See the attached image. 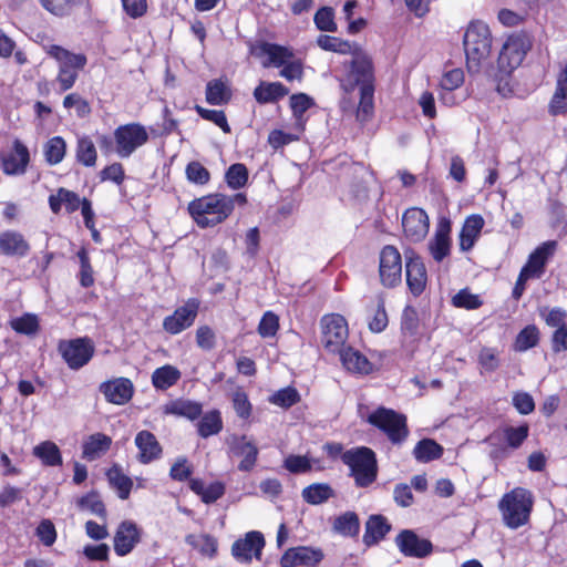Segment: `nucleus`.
Returning <instances> with one entry per match:
<instances>
[{"instance_id":"51","label":"nucleus","mask_w":567,"mask_h":567,"mask_svg":"<svg viewBox=\"0 0 567 567\" xmlns=\"http://www.w3.org/2000/svg\"><path fill=\"white\" fill-rule=\"evenodd\" d=\"M316 27L321 31L336 32L334 12L331 7H322L315 14Z\"/></svg>"},{"instance_id":"48","label":"nucleus","mask_w":567,"mask_h":567,"mask_svg":"<svg viewBox=\"0 0 567 567\" xmlns=\"http://www.w3.org/2000/svg\"><path fill=\"white\" fill-rule=\"evenodd\" d=\"M168 412L195 420L202 414V405L192 401H177L169 406Z\"/></svg>"},{"instance_id":"57","label":"nucleus","mask_w":567,"mask_h":567,"mask_svg":"<svg viewBox=\"0 0 567 567\" xmlns=\"http://www.w3.org/2000/svg\"><path fill=\"white\" fill-rule=\"evenodd\" d=\"M505 440L512 449H518L528 436V426L526 424L518 427H506L504 430Z\"/></svg>"},{"instance_id":"13","label":"nucleus","mask_w":567,"mask_h":567,"mask_svg":"<svg viewBox=\"0 0 567 567\" xmlns=\"http://www.w3.org/2000/svg\"><path fill=\"white\" fill-rule=\"evenodd\" d=\"M227 444L235 456L243 457L238 464V470L243 472L251 471L258 456V449L255 443L246 435H231L227 439Z\"/></svg>"},{"instance_id":"45","label":"nucleus","mask_w":567,"mask_h":567,"mask_svg":"<svg viewBox=\"0 0 567 567\" xmlns=\"http://www.w3.org/2000/svg\"><path fill=\"white\" fill-rule=\"evenodd\" d=\"M11 328L21 334L34 336L39 331V319L33 313H24L10 321Z\"/></svg>"},{"instance_id":"15","label":"nucleus","mask_w":567,"mask_h":567,"mask_svg":"<svg viewBox=\"0 0 567 567\" xmlns=\"http://www.w3.org/2000/svg\"><path fill=\"white\" fill-rule=\"evenodd\" d=\"M405 236L413 243L421 241L429 233V217L421 208H410L402 217Z\"/></svg>"},{"instance_id":"27","label":"nucleus","mask_w":567,"mask_h":567,"mask_svg":"<svg viewBox=\"0 0 567 567\" xmlns=\"http://www.w3.org/2000/svg\"><path fill=\"white\" fill-rule=\"evenodd\" d=\"M338 354L342 365L350 372L368 374L372 370V364L367 357L351 347H344Z\"/></svg>"},{"instance_id":"14","label":"nucleus","mask_w":567,"mask_h":567,"mask_svg":"<svg viewBox=\"0 0 567 567\" xmlns=\"http://www.w3.org/2000/svg\"><path fill=\"white\" fill-rule=\"evenodd\" d=\"M395 544L406 557L423 558L429 556L433 546L430 540L420 538L413 530L404 529L395 537Z\"/></svg>"},{"instance_id":"28","label":"nucleus","mask_w":567,"mask_h":567,"mask_svg":"<svg viewBox=\"0 0 567 567\" xmlns=\"http://www.w3.org/2000/svg\"><path fill=\"white\" fill-rule=\"evenodd\" d=\"M112 445V439L103 433H94L83 442L82 457L94 461L104 455Z\"/></svg>"},{"instance_id":"36","label":"nucleus","mask_w":567,"mask_h":567,"mask_svg":"<svg viewBox=\"0 0 567 567\" xmlns=\"http://www.w3.org/2000/svg\"><path fill=\"white\" fill-rule=\"evenodd\" d=\"M443 447L431 439L421 440L413 450L414 457L422 463H426L441 457Z\"/></svg>"},{"instance_id":"11","label":"nucleus","mask_w":567,"mask_h":567,"mask_svg":"<svg viewBox=\"0 0 567 567\" xmlns=\"http://www.w3.org/2000/svg\"><path fill=\"white\" fill-rule=\"evenodd\" d=\"M380 278L386 287H394L401 282L402 259L399 250L393 246H385L380 254Z\"/></svg>"},{"instance_id":"61","label":"nucleus","mask_w":567,"mask_h":567,"mask_svg":"<svg viewBox=\"0 0 567 567\" xmlns=\"http://www.w3.org/2000/svg\"><path fill=\"white\" fill-rule=\"evenodd\" d=\"M285 467L291 473H306L311 470V463L307 456L289 455L285 460Z\"/></svg>"},{"instance_id":"8","label":"nucleus","mask_w":567,"mask_h":567,"mask_svg":"<svg viewBox=\"0 0 567 567\" xmlns=\"http://www.w3.org/2000/svg\"><path fill=\"white\" fill-rule=\"evenodd\" d=\"M321 343L330 353H338L346 347L349 336L348 323L340 315H327L321 319Z\"/></svg>"},{"instance_id":"16","label":"nucleus","mask_w":567,"mask_h":567,"mask_svg":"<svg viewBox=\"0 0 567 567\" xmlns=\"http://www.w3.org/2000/svg\"><path fill=\"white\" fill-rule=\"evenodd\" d=\"M265 546V538L259 532H249L245 538L238 539L233 544V556L244 563H249L252 557L260 558Z\"/></svg>"},{"instance_id":"59","label":"nucleus","mask_w":567,"mask_h":567,"mask_svg":"<svg viewBox=\"0 0 567 567\" xmlns=\"http://www.w3.org/2000/svg\"><path fill=\"white\" fill-rule=\"evenodd\" d=\"M540 316L544 318L546 324L549 327L557 329L560 327H566L565 320L567 318V312L561 308H543L540 310Z\"/></svg>"},{"instance_id":"63","label":"nucleus","mask_w":567,"mask_h":567,"mask_svg":"<svg viewBox=\"0 0 567 567\" xmlns=\"http://www.w3.org/2000/svg\"><path fill=\"white\" fill-rule=\"evenodd\" d=\"M464 82V73L461 69H453L443 74L441 86L444 90L453 91Z\"/></svg>"},{"instance_id":"23","label":"nucleus","mask_w":567,"mask_h":567,"mask_svg":"<svg viewBox=\"0 0 567 567\" xmlns=\"http://www.w3.org/2000/svg\"><path fill=\"white\" fill-rule=\"evenodd\" d=\"M135 445L140 450L137 460L142 464H148L157 460L162 454V446L155 435L150 431H141L136 434Z\"/></svg>"},{"instance_id":"37","label":"nucleus","mask_w":567,"mask_h":567,"mask_svg":"<svg viewBox=\"0 0 567 567\" xmlns=\"http://www.w3.org/2000/svg\"><path fill=\"white\" fill-rule=\"evenodd\" d=\"M360 529L359 517L354 512H347L333 522V530L343 536H355Z\"/></svg>"},{"instance_id":"12","label":"nucleus","mask_w":567,"mask_h":567,"mask_svg":"<svg viewBox=\"0 0 567 567\" xmlns=\"http://www.w3.org/2000/svg\"><path fill=\"white\" fill-rule=\"evenodd\" d=\"M199 301L189 299L183 306L178 307L173 315L167 316L163 321V328L171 334H177L189 328L198 312Z\"/></svg>"},{"instance_id":"7","label":"nucleus","mask_w":567,"mask_h":567,"mask_svg":"<svg viewBox=\"0 0 567 567\" xmlns=\"http://www.w3.org/2000/svg\"><path fill=\"white\" fill-rule=\"evenodd\" d=\"M530 43L525 35L508 37L504 42L497 59L499 78L509 75L523 62Z\"/></svg>"},{"instance_id":"39","label":"nucleus","mask_w":567,"mask_h":567,"mask_svg":"<svg viewBox=\"0 0 567 567\" xmlns=\"http://www.w3.org/2000/svg\"><path fill=\"white\" fill-rule=\"evenodd\" d=\"M333 496V489L323 483L309 485L302 489L303 499L312 505L321 504Z\"/></svg>"},{"instance_id":"1","label":"nucleus","mask_w":567,"mask_h":567,"mask_svg":"<svg viewBox=\"0 0 567 567\" xmlns=\"http://www.w3.org/2000/svg\"><path fill=\"white\" fill-rule=\"evenodd\" d=\"M466 65L470 73H478L487 62L492 49V34L486 23L472 22L464 34Z\"/></svg>"},{"instance_id":"47","label":"nucleus","mask_w":567,"mask_h":567,"mask_svg":"<svg viewBox=\"0 0 567 567\" xmlns=\"http://www.w3.org/2000/svg\"><path fill=\"white\" fill-rule=\"evenodd\" d=\"M187 544L198 549L202 554L206 556H214L217 550V542L214 537L209 535H188L186 537Z\"/></svg>"},{"instance_id":"21","label":"nucleus","mask_w":567,"mask_h":567,"mask_svg":"<svg viewBox=\"0 0 567 567\" xmlns=\"http://www.w3.org/2000/svg\"><path fill=\"white\" fill-rule=\"evenodd\" d=\"M140 542V532L136 524L125 520L120 524L114 535V550L118 556L130 554Z\"/></svg>"},{"instance_id":"32","label":"nucleus","mask_w":567,"mask_h":567,"mask_svg":"<svg viewBox=\"0 0 567 567\" xmlns=\"http://www.w3.org/2000/svg\"><path fill=\"white\" fill-rule=\"evenodd\" d=\"M181 379V372L173 365H164L152 374V383L158 390H167Z\"/></svg>"},{"instance_id":"35","label":"nucleus","mask_w":567,"mask_h":567,"mask_svg":"<svg viewBox=\"0 0 567 567\" xmlns=\"http://www.w3.org/2000/svg\"><path fill=\"white\" fill-rule=\"evenodd\" d=\"M107 478L112 487H114L117 491V495L121 499H126L130 496L133 481L123 474L121 468L116 465L111 467L107 473Z\"/></svg>"},{"instance_id":"43","label":"nucleus","mask_w":567,"mask_h":567,"mask_svg":"<svg viewBox=\"0 0 567 567\" xmlns=\"http://www.w3.org/2000/svg\"><path fill=\"white\" fill-rule=\"evenodd\" d=\"M41 6L56 17L69 16L74 7L82 6L84 0H39Z\"/></svg>"},{"instance_id":"49","label":"nucleus","mask_w":567,"mask_h":567,"mask_svg":"<svg viewBox=\"0 0 567 567\" xmlns=\"http://www.w3.org/2000/svg\"><path fill=\"white\" fill-rule=\"evenodd\" d=\"M78 506L81 509H87L92 514L97 515L100 517L106 516L105 506L100 497V495L95 492H91L78 501Z\"/></svg>"},{"instance_id":"42","label":"nucleus","mask_w":567,"mask_h":567,"mask_svg":"<svg viewBox=\"0 0 567 567\" xmlns=\"http://www.w3.org/2000/svg\"><path fill=\"white\" fill-rule=\"evenodd\" d=\"M97 154L94 143L90 137H81L76 146V159L84 166L91 167L96 163Z\"/></svg>"},{"instance_id":"4","label":"nucleus","mask_w":567,"mask_h":567,"mask_svg":"<svg viewBox=\"0 0 567 567\" xmlns=\"http://www.w3.org/2000/svg\"><path fill=\"white\" fill-rule=\"evenodd\" d=\"M44 51L59 63L56 81L62 91L71 89L76 79L78 72L86 65L84 54L73 53L60 45H44Z\"/></svg>"},{"instance_id":"31","label":"nucleus","mask_w":567,"mask_h":567,"mask_svg":"<svg viewBox=\"0 0 567 567\" xmlns=\"http://www.w3.org/2000/svg\"><path fill=\"white\" fill-rule=\"evenodd\" d=\"M391 526L388 524L386 518L382 515H372L365 523V533L363 542L365 545L371 546L379 543L390 532Z\"/></svg>"},{"instance_id":"53","label":"nucleus","mask_w":567,"mask_h":567,"mask_svg":"<svg viewBox=\"0 0 567 567\" xmlns=\"http://www.w3.org/2000/svg\"><path fill=\"white\" fill-rule=\"evenodd\" d=\"M187 179L194 184L205 185L209 182L210 174L199 162H190L186 166Z\"/></svg>"},{"instance_id":"62","label":"nucleus","mask_w":567,"mask_h":567,"mask_svg":"<svg viewBox=\"0 0 567 567\" xmlns=\"http://www.w3.org/2000/svg\"><path fill=\"white\" fill-rule=\"evenodd\" d=\"M303 75V65L300 60L290 59L286 64L282 65L280 76L287 81L301 80Z\"/></svg>"},{"instance_id":"30","label":"nucleus","mask_w":567,"mask_h":567,"mask_svg":"<svg viewBox=\"0 0 567 567\" xmlns=\"http://www.w3.org/2000/svg\"><path fill=\"white\" fill-rule=\"evenodd\" d=\"M289 90L280 82H265L254 90V97L260 104L274 103L288 95Z\"/></svg>"},{"instance_id":"26","label":"nucleus","mask_w":567,"mask_h":567,"mask_svg":"<svg viewBox=\"0 0 567 567\" xmlns=\"http://www.w3.org/2000/svg\"><path fill=\"white\" fill-rule=\"evenodd\" d=\"M258 50L259 55H266L268 58L267 61L262 62L264 68H279L293 58L291 49L276 43L262 42L258 47Z\"/></svg>"},{"instance_id":"56","label":"nucleus","mask_w":567,"mask_h":567,"mask_svg":"<svg viewBox=\"0 0 567 567\" xmlns=\"http://www.w3.org/2000/svg\"><path fill=\"white\" fill-rule=\"evenodd\" d=\"M279 329V318L271 311H267L258 326V333L262 338L274 337Z\"/></svg>"},{"instance_id":"22","label":"nucleus","mask_w":567,"mask_h":567,"mask_svg":"<svg viewBox=\"0 0 567 567\" xmlns=\"http://www.w3.org/2000/svg\"><path fill=\"white\" fill-rule=\"evenodd\" d=\"M556 241L549 240L542 244L530 254L527 264L523 267V271L534 278H539L544 274L545 265L556 250Z\"/></svg>"},{"instance_id":"3","label":"nucleus","mask_w":567,"mask_h":567,"mask_svg":"<svg viewBox=\"0 0 567 567\" xmlns=\"http://www.w3.org/2000/svg\"><path fill=\"white\" fill-rule=\"evenodd\" d=\"M532 493L523 487H516L506 493L498 503L504 524L517 529L525 525L533 508Z\"/></svg>"},{"instance_id":"55","label":"nucleus","mask_w":567,"mask_h":567,"mask_svg":"<svg viewBox=\"0 0 567 567\" xmlns=\"http://www.w3.org/2000/svg\"><path fill=\"white\" fill-rule=\"evenodd\" d=\"M452 302L457 308L477 309L482 306L480 296L471 293L467 289L460 290L452 299Z\"/></svg>"},{"instance_id":"33","label":"nucleus","mask_w":567,"mask_h":567,"mask_svg":"<svg viewBox=\"0 0 567 567\" xmlns=\"http://www.w3.org/2000/svg\"><path fill=\"white\" fill-rule=\"evenodd\" d=\"M360 91V101L357 109L355 117L357 121L361 124L368 122L373 115V85H365L359 89Z\"/></svg>"},{"instance_id":"2","label":"nucleus","mask_w":567,"mask_h":567,"mask_svg":"<svg viewBox=\"0 0 567 567\" xmlns=\"http://www.w3.org/2000/svg\"><path fill=\"white\" fill-rule=\"evenodd\" d=\"M230 203L227 195L210 194L190 202L188 210L199 227H212L231 214Z\"/></svg>"},{"instance_id":"60","label":"nucleus","mask_w":567,"mask_h":567,"mask_svg":"<svg viewBox=\"0 0 567 567\" xmlns=\"http://www.w3.org/2000/svg\"><path fill=\"white\" fill-rule=\"evenodd\" d=\"M478 363L485 372L495 371L499 367L496 351L491 348H483L478 354Z\"/></svg>"},{"instance_id":"19","label":"nucleus","mask_w":567,"mask_h":567,"mask_svg":"<svg viewBox=\"0 0 567 567\" xmlns=\"http://www.w3.org/2000/svg\"><path fill=\"white\" fill-rule=\"evenodd\" d=\"M451 223L449 219H441L433 238L427 243V249L436 262H441L451 252Z\"/></svg>"},{"instance_id":"50","label":"nucleus","mask_w":567,"mask_h":567,"mask_svg":"<svg viewBox=\"0 0 567 567\" xmlns=\"http://www.w3.org/2000/svg\"><path fill=\"white\" fill-rule=\"evenodd\" d=\"M300 400V395L298 391L295 388L287 386L285 389H281L277 392H275L270 398L269 401L284 409H288L296 404Z\"/></svg>"},{"instance_id":"18","label":"nucleus","mask_w":567,"mask_h":567,"mask_svg":"<svg viewBox=\"0 0 567 567\" xmlns=\"http://www.w3.org/2000/svg\"><path fill=\"white\" fill-rule=\"evenodd\" d=\"M405 275L410 291L420 296L426 286V269L422 259L413 251L405 254Z\"/></svg>"},{"instance_id":"52","label":"nucleus","mask_w":567,"mask_h":567,"mask_svg":"<svg viewBox=\"0 0 567 567\" xmlns=\"http://www.w3.org/2000/svg\"><path fill=\"white\" fill-rule=\"evenodd\" d=\"M296 551L298 556L299 566L315 567L323 558V554L320 549L299 546L296 547Z\"/></svg>"},{"instance_id":"46","label":"nucleus","mask_w":567,"mask_h":567,"mask_svg":"<svg viewBox=\"0 0 567 567\" xmlns=\"http://www.w3.org/2000/svg\"><path fill=\"white\" fill-rule=\"evenodd\" d=\"M225 178L227 185L233 189L244 187L248 181V169L244 164L236 163L228 167Z\"/></svg>"},{"instance_id":"25","label":"nucleus","mask_w":567,"mask_h":567,"mask_svg":"<svg viewBox=\"0 0 567 567\" xmlns=\"http://www.w3.org/2000/svg\"><path fill=\"white\" fill-rule=\"evenodd\" d=\"M350 79L361 86L373 85V66L371 59L363 53H355L351 63Z\"/></svg>"},{"instance_id":"40","label":"nucleus","mask_w":567,"mask_h":567,"mask_svg":"<svg viewBox=\"0 0 567 567\" xmlns=\"http://www.w3.org/2000/svg\"><path fill=\"white\" fill-rule=\"evenodd\" d=\"M45 161L50 165H56L62 162L66 152L65 141L60 136L50 138L43 148Z\"/></svg>"},{"instance_id":"29","label":"nucleus","mask_w":567,"mask_h":567,"mask_svg":"<svg viewBox=\"0 0 567 567\" xmlns=\"http://www.w3.org/2000/svg\"><path fill=\"white\" fill-rule=\"evenodd\" d=\"M483 226L484 219L481 215H471L465 219L460 234V247L463 251L473 248L481 235Z\"/></svg>"},{"instance_id":"10","label":"nucleus","mask_w":567,"mask_h":567,"mask_svg":"<svg viewBox=\"0 0 567 567\" xmlns=\"http://www.w3.org/2000/svg\"><path fill=\"white\" fill-rule=\"evenodd\" d=\"M59 352L68 365L80 369L85 365L94 353V347L87 338H79L59 343Z\"/></svg>"},{"instance_id":"64","label":"nucleus","mask_w":567,"mask_h":567,"mask_svg":"<svg viewBox=\"0 0 567 567\" xmlns=\"http://www.w3.org/2000/svg\"><path fill=\"white\" fill-rule=\"evenodd\" d=\"M311 105V97L305 93L293 94L290 97V106L296 117H301Z\"/></svg>"},{"instance_id":"34","label":"nucleus","mask_w":567,"mask_h":567,"mask_svg":"<svg viewBox=\"0 0 567 567\" xmlns=\"http://www.w3.org/2000/svg\"><path fill=\"white\" fill-rule=\"evenodd\" d=\"M33 455L40 458L47 466H58L62 464L60 450L52 441H44L34 446Z\"/></svg>"},{"instance_id":"9","label":"nucleus","mask_w":567,"mask_h":567,"mask_svg":"<svg viewBox=\"0 0 567 567\" xmlns=\"http://www.w3.org/2000/svg\"><path fill=\"white\" fill-rule=\"evenodd\" d=\"M114 140L117 155L125 158L148 141V133L143 125L130 123L114 131Z\"/></svg>"},{"instance_id":"17","label":"nucleus","mask_w":567,"mask_h":567,"mask_svg":"<svg viewBox=\"0 0 567 567\" xmlns=\"http://www.w3.org/2000/svg\"><path fill=\"white\" fill-rule=\"evenodd\" d=\"M30 163V153L28 147L20 141L13 142V150L0 159V167L7 175H23Z\"/></svg>"},{"instance_id":"6","label":"nucleus","mask_w":567,"mask_h":567,"mask_svg":"<svg viewBox=\"0 0 567 567\" xmlns=\"http://www.w3.org/2000/svg\"><path fill=\"white\" fill-rule=\"evenodd\" d=\"M368 422L381 430L392 444L403 443L409 435L405 415L391 409H377L368 416Z\"/></svg>"},{"instance_id":"5","label":"nucleus","mask_w":567,"mask_h":567,"mask_svg":"<svg viewBox=\"0 0 567 567\" xmlns=\"http://www.w3.org/2000/svg\"><path fill=\"white\" fill-rule=\"evenodd\" d=\"M341 457L343 463L350 467L357 486L367 487L375 481L378 465L372 450L369 447H358L346 451Z\"/></svg>"},{"instance_id":"54","label":"nucleus","mask_w":567,"mask_h":567,"mask_svg":"<svg viewBox=\"0 0 567 567\" xmlns=\"http://www.w3.org/2000/svg\"><path fill=\"white\" fill-rule=\"evenodd\" d=\"M196 112L205 120L214 122L225 133H230V126L228 125L224 111L220 110H208L199 105L195 107Z\"/></svg>"},{"instance_id":"58","label":"nucleus","mask_w":567,"mask_h":567,"mask_svg":"<svg viewBox=\"0 0 567 567\" xmlns=\"http://www.w3.org/2000/svg\"><path fill=\"white\" fill-rule=\"evenodd\" d=\"M233 406L236 414L241 419H248L251 414V404L248 400L247 394L241 390L237 389L233 393Z\"/></svg>"},{"instance_id":"20","label":"nucleus","mask_w":567,"mask_h":567,"mask_svg":"<svg viewBox=\"0 0 567 567\" xmlns=\"http://www.w3.org/2000/svg\"><path fill=\"white\" fill-rule=\"evenodd\" d=\"M100 391L104 394L107 402L123 405L132 399L134 386L131 380L117 378L103 382L100 385Z\"/></svg>"},{"instance_id":"24","label":"nucleus","mask_w":567,"mask_h":567,"mask_svg":"<svg viewBox=\"0 0 567 567\" xmlns=\"http://www.w3.org/2000/svg\"><path fill=\"white\" fill-rule=\"evenodd\" d=\"M29 250L30 245L21 233L6 230L0 234V251L3 255L24 257Z\"/></svg>"},{"instance_id":"38","label":"nucleus","mask_w":567,"mask_h":567,"mask_svg":"<svg viewBox=\"0 0 567 567\" xmlns=\"http://www.w3.org/2000/svg\"><path fill=\"white\" fill-rule=\"evenodd\" d=\"M231 93L220 80L208 82L206 87V101L212 105H223L230 100Z\"/></svg>"},{"instance_id":"41","label":"nucleus","mask_w":567,"mask_h":567,"mask_svg":"<svg viewBox=\"0 0 567 567\" xmlns=\"http://www.w3.org/2000/svg\"><path fill=\"white\" fill-rule=\"evenodd\" d=\"M223 429L220 413L217 410L206 413L198 422V433L202 437L218 434Z\"/></svg>"},{"instance_id":"44","label":"nucleus","mask_w":567,"mask_h":567,"mask_svg":"<svg viewBox=\"0 0 567 567\" xmlns=\"http://www.w3.org/2000/svg\"><path fill=\"white\" fill-rule=\"evenodd\" d=\"M539 341V330L536 326L525 327L516 337L514 349L519 352L527 351L537 346Z\"/></svg>"}]
</instances>
